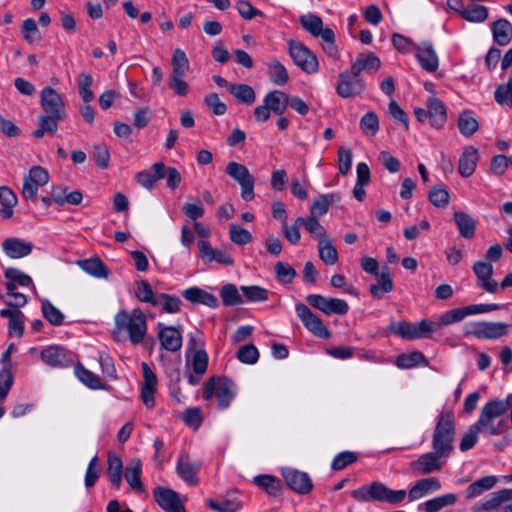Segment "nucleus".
Returning a JSON list of instances; mask_svg holds the SVG:
<instances>
[{"instance_id": "f257e3e1", "label": "nucleus", "mask_w": 512, "mask_h": 512, "mask_svg": "<svg viewBox=\"0 0 512 512\" xmlns=\"http://www.w3.org/2000/svg\"><path fill=\"white\" fill-rule=\"evenodd\" d=\"M40 105L44 114L38 116V128L33 136L42 138L45 133L54 136L59 122L67 117V111L62 96L52 87L46 86L40 93Z\"/></svg>"}, {"instance_id": "f03ea898", "label": "nucleus", "mask_w": 512, "mask_h": 512, "mask_svg": "<svg viewBox=\"0 0 512 512\" xmlns=\"http://www.w3.org/2000/svg\"><path fill=\"white\" fill-rule=\"evenodd\" d=\"M146 334V316L140 308H135L131 312L120 310L115 315L112 331L115 341L123 342L128 339L133 345H138L143 342Z\"/></svg>"}, {"instance_id": "7ed1b4c3", "label": "nucleus", "mask_w": 512, "mask_h": 512, "mask_svg": "<svg viewBox=\"0 0 512 512\" xmlns=\"http://www.w3.org/2000/svg\"><path fill=\"white\" fill-rule=\"evenodd\" d=\"M456 418L451 409H443L436 418L432 434V448L439 454L450 456L454 451Z\"/></svg>"}, {"instance_id": "20e7f679", "label": "nucleus", "mask_w": 512, "mask_h": 512, "mask_svg": "<svg viewBox=\"0 0 512 512\" xmlns=\"http://www.w3.org/2000/svg\"><path fill=\"white\" fill-rule=\"evenodd\" d=\"M351 495L359 502L378 501L396 505L405 500L407 492L403 489L392 490L382 482L375 481L370 485H364L353 490Z\"/></svg>"}, {"instance_id": "39448f33", "label": "nucleus", "mask_w": 512, "mask_h": 512, "mask_svg": "<svg viewBox=\"0 0 512 512\" xmlns=\"http://www.w3.org/2000/svg\"><path fill=\"white\" fill-rule=\"evenodd\" d=\"M505 405V403L498 402V400H491L483 406L478 420L474 423L481 433L501 435L507 430L508 424L505 419L496 421L497 418L505 414Z\"/></svg>"}, {"instance_id": "423d86ee", "label": "nucleus", "mask_w": 512, "mask_h": 512, "mask_svg": "<svg viewBox=\"0 0 512 512\" xmlns=\"http://www.w3.org/2000/svg\"><path fill=\"white\" fill-rule=\"evenodd\" d=\"M237 393L235 383L225 377H211L203 387V398L210 400L214 395L217 399V407L224 410L229 407Z\"/></svg>"}, {"instance_id": "0eeeda50", "label": "nucleus", "mask_w": 512, "mask_h": 512, "mask_svg": "<svg viewBox=\"0 0 512 512\" xmlns=\"http://www.w3.org/2000/svg\"><path fill=\"white\" fill-rule=\"evenodd\" d=\"M225 172L240 185L241 198L247 202L252 201L255 197V178L248 168L241 163L231 161L227 164Z\"/></svg>"}, {"instance_id": "6e6552de", "label": "nucleus", "mask_w": 512, "mask_h": 512, "mask_svg": "<svg viewBox=\"0 0 512 512\" xmlns=\"http://www.w3.org/2000/svg\"><path fill=\"white\" fill-rule=\"evenodd\" d=\"M289 54L302 71L314 74L318 71V60L316 56L301 42L289 41Z\"/></svg>"}, {"instance_id": "1a4fd4ad", "label": "nucleus", "mask_w": 512, "mask_h": 512, "mask_svg": "<svg viewBox=\"0 0 512 512\" xmlns=\"http://www.w3.org/2000/svg\"><path fill=\"white\" fill-rule=\"evenodd\" d=\"M295 311L304 327L314 336L322 339H329L331 337V333L326 328L323 321L314 314L307 305L297 303L295 305Z\"/></svg>"}, {"instance_id": "9d476101", "label": "nucleus", "mask_w": 512, "mask_h": 512, "mask_svg": "<svg viewBox=\"0 0 512 512\" xmlns=\"http://www.w3.org/2000/svg\"><path fill=\"white\" fill-rule=\"evenodd\" d=\"M508 325L503 322H474L465 331V335L478 339H498L508 333Z\"/></svg>"}, {"instance_id": "9b49d317", "label": "nucleus", "mask_w": 512, "mask_h": 512, "mask_svg": "<svg viewBox=\"0 0 512 512\" xmlns=\"http://www.w3.org/2000/svg\"><path fill=\"white\" fill-rule=\"evenodd\" d=\"M306 301L315 309L320 310L326 315H345L348 313V303L339 298H328L320 294H309Z\"/></svg>"}, {"instance_id": "f8f14e48", "label": "nucleus", "mask_w": 512, "mask_h": 512, "mask_svg": "<svg viewBox=\"0 0 512 512\" xmlns=\"http://www.w3.org/2000/svg\"><path fill=\"white\" fill-rule=\"evenodd\" d=\"M41 360L54 368H64L71 366L75 361L73 352L58 345L45 347L40 353Z\"/></svg>"}, {"instance_id": "ddd939ff", "label": "nucleus", "mask_w": 512, "mask_h": 512, "mask_svg": "<svg viewBox=\"0 0 512 512\" xmlns=\"http://www.w3.org/2000/svg\"><path fill=\"white\" fill-rule=\"evenodd\" d=\"M365 89V83L353 74V70L341 72L338 75V83L336 86L337 94L342 98H350L361 94Z\"/></svg>"}, {"instance_id": "4468645a", "label": "nucleus", "mask_w": 512, "mask_h": 512, "mask_svg": "<svg viewBox=\"0 0 512 512\" xmlns=\"http://www.w3.org/2000/svg\"><path fill=\"white\" fill-rule=\"evenodd\" d=\"M153 497L156 503L166 512H186L179 493L170 488L155 487Z\"/></svg>"}, {"instance_id": "2eb2a0df", "label": "nucleus", "mask_w": 512, "mask_h": 512, "mask_svg": "<svg viewBox=\"0 0 512 512\" xmlns=\"http://www.w3.org/2000/svg\"><path fill=\"white\" fill-rule=\"evenodd\" d=\"M157 337L160 347L169 352H177L182 347V333L180 327L157 324Z\"/></svg>"}, {"instance_id": "dca6fc26", "label": "nucleus", "mask_w": 512, "mask_h": 512, "mask_svg": "<svg viewBox=\"0 0 512 512\" xmlns=\"http://www.w3.org/2000/svg\"><path fill=\"white\" fill-rule=\"evenodd\" d=\"M282 476L289 488L298 494H308L312 488V480L305 472L294 468H283Z\"/></svg>"}, {"instance_id": "f3484780", "label": "nucleus", "mask_w": 512, "mask_h": 512, "mask_svg": "<svg viewBox=\"0 0 512 512\" xmlns=\"http://www.w3.org/2000/svg\"><path fill=\"white\" fill-rule=\"evenodd\" d=\"M142 374H143V382L141 385V400L143 404L151 409L155 406V397L154 394L157 389V377L149 365L145 362L141 364Z\"/></svg>"}, {"instance_id": "a211bd4d", "label": "nucleus", "mask_w": 512, "mask_h": 512, "mask_svg": "<svg viewBox=\"0 0 512 512\" xmlns=\"http://www.w3.org/2000/svg\"><path fill=\"white\" fill-rule=\"evenodd\" d=\"M446 454H439L437 450L422 454L417 460L411 462L412 470L426 475L442 469L443 463L440 461L442 458H448Z\"/></svg>"}, {"instance_id": "6ab92c4d", "label": "nucleus", "mask_w": 512, "mask_h": 512, "mask_svg": "<svg viewBox=\"0 0 512 512\" xmlns=\"http://www.w3.org/2000/svg\"><path fill=\"white\" fill-rule=\"evenodd\" d=\"M473 272L477 277V286L488 293H496L498 283L492 278L493 266L484 260H478L473 264Z\"/></svg>"}, {"instance_id": "aec40b11", "label": "nucleus", "mask_w": 512, "mask_h": 512, "mask_svg": "<svg viewBox=\"0 0 512 512\" xmlns=\"http://www.w3.org/2000/svg\"><path fill=\"white\" fill-rule=\"evenodd\" d=\"M200 465L199 462H191L188 455H181L176 465V471L179 477L188 485L195 486L199 482L197 473Z\"/></svg>"}, {"instance_id": "412c9836", "label": "nucleus", "mask_w": 512, "mask_h": 512, "mask_svg": "<svg viewBox=\"0 0 512 512\" xmlns=\"http://www.w3.org/2000/svg\"><path fill=\"white\" fill-rule=\"evenodd\" d=\"M0 316L8 319V335L21 338L24 334L25 316L19 309H1Z\"/></svg>"}, {"instance_id": "4be33fe9", "label": "nucleus", "mask_w": 512, "mask_h": 512, "mask_svg": "<svg viewBox=\"0 0 512 512\" xmlns=\"http://www.w3.org/2000/svg\"><path fill=\"white\" fill-rule=\"evenodd\" d=\"M416 58L425 71L432 73L438 69V56L431 43H421L417 47Z\"/></svg>"}, {"instance_id": "5701e85b", "label": "nucleus", "mask_w": 512, "mask_h": 512, "mask_svg": "<svg viewBox=\"0 0 512 512\" xmlns=\"http://www.w3.org/2000/svg\"><path fill=\"white\" fill-rule=\"evenodd\" d=\"M439 479L435 477L423 478L418 480L407 493L410 501H416L428 494L434 493L441 489Z\"/></svg>"}, {"instance_id": "b1692460", "label": "nucleus", "mask_w": 512, "mask_h": 512, "mask_svg": "<svg viewBox=\"0 0 512 512\" xmlns=\"http://www.w3.org/2000/svg\"><path fill=\"white\" fill-rule=\"evenodd\" d=\"M479 157L480 155L477 148L474 146L466 147L458 161L459 174L464 178L472 176L476 170Z\"/></svg>"}, {"instance_id": "393cba45", "label": "nucleus", "mask_w": 512, "mask_h": 512, "mask_svg": "<svg viewBox=\"0 0 512 512\" xmlns=\"http://www.w3.org/2000/svg\"><path fill=\"white\" fill-rule=\"evenodd\" d=\"M426 104L430 125L436 129L442 128L447 121V111L445 105L440 99L434 96L428 97Z\"/></svg>"}, {"instance_id": "a878e982", "label": "nucleus", "mask_w": 512, "mask_h": 512, "mask_svg": "<svg viewBox=\"0 0 512 512\" xmlns=\"http://www.w3.org/2000/svg\"><path fill=\"white\" fill-rule=\"evenodd\" d=\"M164 169L165 164L163 162H156L150 170L138 172L135 175V179L142 187L152 189L158 180L164 179Z\"/></svg>"}, {"instance_id": "bb28decb", "label": "nucleus", "mask_w": 512, "mask_h": 512, "mask_svg": "<svg viewBox=\"0 0 512 512\" xmlns=\"http://www.w3.org/2000/svg\"><path fill=\"white\" fill-rule=\"evenodd\" d=\"M375 277L377 283L371 284L369 291L374 298L381 299L385 293L391 292L394 288L389 267L384 266Z\"/></svg>"}, {"instance_id": "cd10ccee", "label": "nucleus", "mask_w": 512, "mask_h": 512, "mask_svg": "<svg viewBox=\"0 0 512 512\" xmlns=\"http://www.w3.org/2000/svg\"><path fill=\"white\" fill-rule=\"evenodd\" d=\"M2 247L6 255L10 258H22L32 252L33 245L18 238H7L3 241Z\"/></svg>"}, {"instance_id": "c85d7f7f", "label": "nucleus", "mask_w": 512, "mask_h": 512, "mask_svg": "<svg viewBox=\"0 0 512 512\" xmlns=\"http://www.w3.org/2000/svg\"><path fill=\"white\" fill-rule=\"evenodd\" d=\"M182 296L191 303L203 304L210 308H216L219 305L218 299L213 294L198 287L185 289Z\"/></svg>"}, {"instance_id": "c756f323", "label": "nucleus", "mask_w": 512, "mask_h": 512, "mask_svg": "<svg viewBox=\"0 0 512 512\" xmlns=\"http://www.w3.org/2000/svg\"><path fill=\"white\" fill-rule=\"evenodd\" d=\"M491 31L494 42L499 46H506L512 40V24L505 18L494 21Z\"/></svg>"}, {"instance_id": "7c9ffc66", "label": "nucleus", "mask_w": 512, "mask_h": 512, "mask_svg": "<svg viewBox=\"0 0 512 512\" xmlns=\"http://www.w3.org/2000/svg\"><path fill=\"white\" fill-rule=\"evenodd\" d=\"M380 65V59L374 53H368L366 55H359L352 64L351 69L354 75L360 76L363 71L368 73L376 72L380 68Z\"/></svg>"}, {"instance_id": "2f4dec72", "label": "nucleus", "mask_w": 512, "mask_h": 512, "mask_svg": "<svg viewBox=\"0 0 512 512\" xmlns=\"http://www.w3.org/2000/svg\"><path fill=\"white\" fill-rule=\"evenodd\" d=\"M453 220L458 227L459 234L465 239H472L476 232V220L468 213L456 211Z\"/></svg>"}, {"instance_id": "473e14b6", "label": "nucleus", "mask_w": 512, "mask_h": 512, "mask_svg": "<svg viewBox=\"0 0 512 512\" xmlns=\"http://www.w3.org/2000/svg\"><path fill=\"white\" fill-rule=\"evenodd\" d=\"M299 23L304 30L310 33L313 37H323L326 31H332L331 28L323 27L322 18L315 14H305L301 15L299 18Z\"/></svg>"}, {"instance_id": "72a5a7b5", "label": "nucleus", "mask_w": 512, "mask_h": 512, "mask_svg": "<svg viewBox=\"0 0 512 512\" xmlns=\"http://www.w3.org/2000/svg\"><path fill=\"white\" fill-rule=\"evenodd\" d=\"M142 463L138 458L131 460L129 465L126 467L125 479L129 486L137 493L144 491V485L141 482Z\"/></svg>"}, {"instance_id": "f704fd0d", "label": "nucleus", "mask_w": 512, "mask_h": 512, "mask_svg": "<svg viewBox=\"0 0 512 512\" xmlns=\"http://www.w3.org/2000/svg\"><path fill=\"white\" fill-rule=\"evenodd\" d=\"M456 501L457 496L454 493H447L423 502L418 509L424 512H439L445 507L454 505Z\"/></svg>"}, {"instance_id": "c9c22d12", "label": "nucleus", "mask_w": 512, "mask_h": 512, "mask_svg": "<svg viewBox=\"0 0 512 512\" xmlns=\"http://www.w3.org/2000/svg\"><path fill=\"white\" fill-rule=\"evenodd\" d=\"M263 102L271 112L282 115L288 107V95L280 90H274L265 95Z\"/></svg>"}, {"instance_id": "e433bc0d", "label": "nucleus", "mask_w": 512, "mask_h": 512, "mask_svg": "<svg viewBox=\"0 0 512 512\" xmlns=\"http://www.w3.org/2000/svg\"><path fill=\"white\" fill-rule=\"evenodd\" d=\"M17 196L7 186H0V217L2 219H10L13 216V208L17 205Z\"/></svg>"}, {"instance_id": "4c0bfd02", "label": "nucleus", "mask_w": 512, "mask_h": 512, "mask_svg": "<svg viewBox=\"0 0 512 512\" xmlns=\"http://www.w3.org/2000/svg\"><path fill=\"white\" fill-rule=\"evenodd\" d=\"M340 200V196L337 193L322 194L316 197L311 205L310 213L311 216H323L329 210L330 205Z\"/></svg>"}, {"instance_id": "58836bf2", "label": "nucleus", "mask_w": 512, "mask_h": 512, "mask_svg": "<svg viewBox=\"0 0 512 512\" xmlns=\"http://www.w3.org/2000/svg\"><path fill=\"white\" fill-rule=\"evenodd\" d=\"M123 463L119 456L114 453L108 454L107 474L111 484L119 489L122 482Z\"/></svg>"}, {"instance_id": "ea45409f", "label": "nucleus", "mask_w": 512, "mask_h": 512, "mask_svg": "<svg viewBox=\"0 0 512 512\" xmlns=\"http://www.w3.org/2000/svg\"><path fill=\"white\" fill-rule=\"evenodd\" d=\"M458 129L464 137H471L479 129V123L470 110H464L458 116Z\"/></svg>"}, {"instance_id": "a19ab883", "label": "nucleus", "mask_w": 512, "mask_h": 512, "mask_svg": "<svg viewBox=\"0 0 512 512\" xmlns=\"http://www.w3.org/2000/svg\"><path fill=\"white\" fill-rule=\"evenodd\" d=\"M253 482L270 496L276 497L280 495L282 488L281 481L272 475L263 474L255 476Z\"/></svg>"}, {"instance_id": "79ce46f5", "label": "nucleus", "mask_w": 512, "mask_h": 512, "mask_svg": "<svg viewBox=\"0 0 512 512\" xmlns=\"http://www.w3.org/2000/svg\"><path fill=\"white\" fill-rule=\"evenodd\" d=\"M396 365L401 369H411L416 366H427L428 361L424 354L420 351H413L411 353L400 354L396 358Z\"/></svg>"}, {"instance_id": "37998d69", "label": "nucleus", "mask_w": 512, "mask_h": 512, "mask_svg": "<svg viewBox=\"0 0 512 512\" xmlns=\"http://www.w3.org/2000/svg\"><path fill=\"white\" fill-rule=\"evenodd\" d=\"M78 264L83 271L96 278H106L109 274L106 265L98 257L81 260Z\"/></svg>"}, {"instance_id": "c03bdc74", "label": "nucleus", "mask_w": 512, "mask_h": 512, "mask_svg": "<svg viewBox=\"0 0 512 512\" xmlns=\"http://www.w3.org/2000/svg\"><path fill=\"white\" fill-rule=\"evenodd\" d=\"M267 71L270 80L275 85L283 86L289 80V75L285 66L277 59H272L267 63Z\"/></svg>"}, {"instance_id": "a18cd8bd", "label": "nucleus", "mask_w": 512, "mask_h": 512, "mask_svg": "<svg viewBox=\"0 0 512 512\" xmlns=\"http://www.w3.org/2000/svg\"><path fill=\"white\" fill-rule=\"evenodd\" d=\"M228 91L233 95L240 103L251 105L256 100V94L254 89L247 84H233L228 86Z\"/></svg>"}, {"instance_id": "49530a36", "label": "nucleus", "mask_w": 512, "mask_h": 512, "mask_svg": "<svg viewBox=\"0 0 512 512\" xmlns=\"http://www.w3.org/2000/svg\"><path fill=\"white\" fill-rule=\"evenodd\" d=\"M75 374L77 378L90 389H105V386L102 384L99 376L87 370L80 363L75 365Z\"/></svg>"}, {"instance_id": "de8ad7c7", "label": "nucleus", "mask_w": 512, "mask_h": 512, "mask_svg": "<svg viewBox=\"0 0 512 512\" xmlns=\"http://www.w3.org/2000/svg\"><path fill=\"white\" fill-rule=\"evenodd\" d=\"M389 331L404 339H420V335L417 334L416 331L415 323H410L406 321L393 322L389 326Z\"/></svg>"}, {"instance_id": "09e8293b", "label": "nucleus", "mask_w": 512, "mask_h": 512, "mask_svg": "<svg viewBox=\"0 0 512 512\" xmlns=\"http://www.w3.org/2000/svg\"><path fill=\"white\" fill-rule=\"evenodd\" d=\"M220 297L225 306H239L244 303L241 295L238 292L236 285L232 283H227L223 285L220 289Z\"/></svg>"}, {"instance_id": "8fccbe9b", "label": "nucleus", "mask_w": 512, "mask_h": 512, "mask_svg": "<svg viewBox=\"0 0 512 512\" xmlns=\"http://www.w3.org/2000/svg\"><path fill=\"white\" fill-rule=\"evenodd\" d=\"M43 317L53 326H60L64 322V314L55 307L48 299L41 301Z\"/></svg>"}, {"instance_id": "3c124183", "label": "nucleus", "mask_w": 512, "mask_h": 512, "mask_svg": "<svg viewBox=\"0 0 512 512\" xmlns=\"http://www.w3.org/2000/svg\"><path fill=\"white\" fill-rule=\"evenodd\" d=\"M494 99L499 105H507L512 108V71L509 73L507 83L497 85Z\"/></svg>"}, {"instance_id": "603ef678", "label": "nucleus", "mask_w": 512, "mask_h": 512, "mask_svg": "<svg viewBox=\"0 0 512 512\" xmlns=\"http://www.w3.org/2000/svg\"><path fill=\"white\" fill-rule=\"evenodd\" d=\"M318 250L320 259L326 265H334L338 261V252L328 237L319 241Z\"/></svg>"}, {"instance_id": "864d4df0", "label": "nucleus", "mask_w": 512, "mask_h": 512, "mask_svg": "<svg viewBox=\"0 0 512 512\" xmlns=\"http://www.w3.org/2000/svg\"><path fill=\"white\" fill-rule=\"evenodd\" d=\"M461 17L469 22L481 23L488 18V9L483 5L471 4L467 7L465 6Z\"/></svg>"}, {"instance_id": "5fc2aeb1", "label": "nucleus", "mask_w": 512, "mask_h": 512, "mask_svg": "<svg viewBox=\"0 0 512 512\" xmlns=\"http://www.w3.org/2000/svg\"><path fill=\"white\" fill-rule=\"evenodd\" d=\"M172 72L170 76H185L189 71V60L185 52L177 48L172 56Z\"/></svg>"}, {"instance_id": "6e6d98bb", "label": "nucleus", "mask_w": 512, "mask_h": 512, "mask_svg": "<svg viewBox=\"0 0 512 512\" xmlns=\"http://www.w3.org/2000/svg\"><path fill=\"white\" fill-rule=\"evenodd\" d=\"M135 295L137 299L144 303H149L154 307H157V295L153 292V289L148 281L140 280L136 282Z\"/></svg>"}, {"instance_id": "4d7b16f0", "label": "nucleus", "mask_w": 512, "mask_h": 512, "mask_svg": "<svg viewBox=\"0 0 512 512\" xmlns=\"http://www.w3.org/2000/svg\"><path fill=\"white\" fill-rule=\"evenodd\" d=\"M296 223L301 224L311 234L319 239L327 238L328 235L324 227L318 222L317 217L310 216L308 218L297 217Z\"/></svg>"}, {"instance_id": "13d9d810", "label": "nucleus", "mask_w": 512, "mask_h": 512, "mask_svg": "<svg viewBox=\"0 0 512 512\" xmlns=\"http://www.w3.org/2000/svg\"><path fill=\"white\" fill-rule=\"evenodd\" d=\"M92 84V75L87 72H81L78 80V90L83 103L91 102L95 97L91 90Z\"/></svg>"}, {"instance_id": "bf43d9fd", "label": "nucleus", "mask_w": 512, "mask_h": 512, "mask_svg": "<svg viewBox=\"0 0 512 512\" xmlns=\"http://www.w3.org/2000/svg\"><path fill=\"white\" fill-rule=\"evenodd\" d=\"M181 300L177 296L169 295L166 293H159L157 295V307L160 306L165 313H177L180 311Z\"/></svg>"}, {"instance_id": "052dcab7", "label": "nucleus", "mask_w": 512, "mask_h": 512, "mask_svg": "<svg viewBox=\"0 0 512 512\" xmlns=\"http://www.w3.org/2000/svg\"><path fill=\"white\" fill-rule=\"evenodd\" d=\"M241 292L249 302H264L268 299L269 291L261 286H241Z\"/></svg>"}, {"instance_id": "680f3d73", "label": "nucleus", "mask_w": 512, "mask_h": 512, "mask_svg": "<svg viewBox=\"0 0 512 512\" xmlns=\"http://www.w3.org/2000/svg\"><path fill=\"white\" fill-rule=\"evenodd\" d=\"M359 126L363 133L376 135L380 129L378 115L373 111L367 112L362 116Z\"/></svg>"}, {"instance_id": "e2e57ef3", "label": "nucleus", "mask_w": 512, "mask_h": 512, "mask_svg": "<svg viewBox=\"0 0 512 512\" xmlns=\"http://www.w3.org/2000/svg\"><path fill=\"white\" fill-rule=\"evenodd\" d=\"M22 36L29 43L33 44L41 40V34L37 23L33 18H27L22 23Z\"/></svg>"}, {"instance_id": "0e129e2a", "label": "nucleus", "mask_w": 512, "mask_h": 512, "mask_svg": "<svg viewBox=\"0 0 512 512\" xmlns=\"http://www.w3.org/2000/svg\"><path fill=\"white\" fill-rule=\"evenodd\" d=\"M4 276L7 279V282H12L16 287L17 285L27 287L33 283L32 278L29 275L17 268H7L4 272Z\"/></svg>"}, {"instance_id": "69168bd1", "label": "nucleus", "mask_w": 512, "mask_h": 512, "mask_svg": "<svg viewBox=\"0 0 512 512\" xmlns=\"http://www.w3.org/2000/svg\"><path fill=\"white\" fill-rule=\"evenodd\" d=\"M274 271L277 280L281 284H289L297 276L296 270L292 266L281 261L275 264Z\"/></svg>"}, {"instance_id": "338daca9", "label": "nucleus", "mask_w": 512, "mask_h": 512, "mask_svg": "<svg viewBox=\"0 0 512 512\" xmlns=\"http://www.w3.org/2000/svg\"><path fill=\"white\" fill-rule=\"evenodd\" d=\"M230 240L236 245H246L253 239L252 234L238 224H231L229 228Z\"/></svg>"}, {"instance_id": "774afa93", "label": "nucleus", "mask_w": 512, "mask_h": 512, "mask_svg": "<svg viewBox=\"0 0 512 512\" xmlns=\"http://www.w3.org/2000/svg\"><path fill=\"white\" fill-rule=\"evenodd\" d=\"M449 199V192L443 185L433 187L429 192V200L435 207H446L449 203Z\"/></svg>"}]
</instances>
